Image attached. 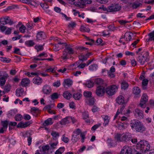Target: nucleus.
Here are the masks:
<instances>
[{
	"instance_id": "1",
	"label": "nucleus",
	"mask_w": 154,
	"mask_h": 154,
	"mask_svg": "<svg viewBox=\"0 0 154 154\" xmlns=\"http://www.w3.org/2000/svg\"><path fill=\"white\" fill-rule=\"evenodd\" d=\"M130 125L132 128L136 130V131L142 132L146 130V128L143 124L138 120L131 121Z\"/></svg>"
},
{
	"instance_id": "2",
	"label": "nucleus",
	"mask_w": 154,
	"mask_h": 154,
	"mask_svg": "<svg viewBox=\"0 0 154 154\" xmlns=\"http://www.w3.org/2000/svg\"><path fill=\"white\" fill-rule=\"evenodd\" d=\"M150 147L149 142L145 140H141L137 143V148L140 149L143 153L148 152Z\"/></svg>"
},
{
	"instance_id": "3",
	"label": "nucleus",
	"mask_w": 154,
	"mask_h": 154,
	"mask_svg": "<svg viewBox=\"0 0 154 154\" xmlns=\"http://www.w3.org/2000/svg\"><path fill=\"white\" fill-rule=\"evenodd\" d=\"M109 12H115L120 11L122 9L120 5L118 3H113L109 5Z\"/></svg>"
},
{
	"instance_id": "4",
	"label": "nucleus",
	"mask_w": 154,
	"mask_h": 154,
	"mask_svg": "<svg viewBox=\"0 0 154 154\" xmlns=\"http://www.w3.org/2000/svg\"><path fill=\"white\" fill-rule=\"evenodd\" d=\"M117 90V88L116 86L113 85L107 87L106 89V92L108 95L112 96L115 94Z\"/></svg>"
},
{
	"instance_id": "5",
	"label": "nucleus",
	"mask_w": 154,
	"mask_h": 154,
	"mask_svg": "<svg viewBox=\"0 0 154 154\" xmlns=\"http://www.w3.org/2000/svg\"><path fill=\"white\" fill-rule=\"evenodd\" d=\"M137 60L140 63L141 65H143L145 62H147L149 61V59L146 56L145 57L144 55L142 56L141 53L138 54V56L137 58Z\"/></svg>"
},
{
	"instance_id": "6",
	"label": "nucleus",
	"mask_w": 154,
	"mask_h": 154,
	"mask_svg": "<svg viewBox=\"0 0 154 154\" xmlns=\"http://www.w3.org/2000/svg\"><path fill=\"white\" fill-rule=\"evenodd\" d=\"M7 74L4 71H0V85L3 86L6 81Z\"/></svg>"
},
{
	"instance_id": "7",
	"label": "nucleus",
	"mask_w": 154,
	"mask_h": 154,
	"mask_svg": "<svg viewBox=\"0 0 154 154\" xmlns=\"http://www.w3.org/2000/svg\"><path fill=\"white\" fill-rule=\"evenodd\" d=\"M148 97L146 94H144L142 96L139 106L142 108H145L146 106V103L148 100Z\"/></svg>"
},
{
	"instance_id": "8",
	"label": "nucleus",
	"mask_w": 154,
	"mask_h": 154,
	"mask_svg": "<svg viewBox=\"0 0 154 154\" xmlns=\"http://www.w3.org/2000/svg\"><path fill=\"white\" fill-rule=\"evenodd\" d=\"M133 113L134 116L138 119H142L143 117V112L139 109H136L133 111Z\"/></svg>"
},
{
	"instance_id": "9",
	"label": "nucleus",
	"mask_w": 154,
	"mask_h": 154,
	"mask_svg": "<svg viewBox=\"0 0 154 154\" xmlns=\"http://www.w3.org/2000/svg\"><path fill=\"white\" fill-rule=\"evenodd\" d=\"M105 87L103 86L97 87L96 90V93L97 96L101 97L103 95L105 92Z\"/></svg>"
},
{
	"instance_id": "10",
	"label": "nucleus",
	"mask_w": 154,
	"mask_h": 154,
	"mask_svg": "<svg viewBox=\"0 0 154 154\" xmlns=\"http://www.w3.org/2000/svg\"><path fill=\"white\" fill-rule=\"evenodd\" d=\"M132 149L128 146H125L121 151L120 154H132Z\"/></svg>"
},
{
	"instance_id": "11",
	"label": "nucleus",
	"mask_w": 154,
	"mask_h": 154,
	"mask_svg": "<svg viewBox=\"0 0 154 154\" xmlns=\"http://www.w3.org/2000/svg\"><path fill=\"white\" fill-rule=\"evenodd\" d=\"M94 83L98 85V86H103V87H106V83L102 79L99 78L96 79Z\"/></svg>"
},
{
	"instance_id": "12",
	"label": "nucleus",
	"mask_w": 154,
	"mask_h": 154,
	"mask_svg": "<svg viewBox=\"0 0 154 154\" xmlns=\"http://www.w3.org/2000/svg\"><path fill=\"white\" fill-rule=\"evenodd\" d=\"M116 101L118 104L121 105L125 104V98L122 95H120L117 98Z\"/></svg>"
},
{
	"instance_id": "13",
	"label": "nucleus",
	"mask_w": 154,
	"mask_h": 154,
	"mask_svg": "<svg viewBox=\"0 0 154 154\" xmlns=\"http://www.w3.org/2000/svg\"><path fill=\"white\" fill-rule=\"evenodd\" d=\"M30 121H27L25 122H20L17 126L18 128H24L27 127L31 124Z\"/></svg>"
},
{
	"instance_id": "14",
	"label": "nucleus",
	"mask_w": 154,
	"mask_h": 154,
	"mask_svg": "<svg viewBox=\"0 0 154 154\" xmlns=\"http://www.w3.org/2000/svg\"><path fill=\"white\" fill-rule=\"evenodd\" d=\"M51 89L48 85H44L43 87L42 92L44 94H49L51 91Z\"/></svg>"
},
{
	"instance_id": "15",
	"label": "nucleus",
	"mask_w": 154,
	"mask_h": 154,
	"mask_svg": "<svg viewBox=\"0 0 154 154\" xmlns=\"http://www.w3.org/2000/svg\"><path fill=\"white\" fill-rule=\"evenodd\" d=\"M131 136L129 133H126L122 137V141L127 142L131 140Z\"/></svg>"
},
{
	"instance_id": "16",
	"label": "nucleus",
	"mask_w": 154,
	"mask_h": 154,
	"mask_svg": "<svg viewBox=\"0 0 154 154\" xmlns=\"http://www.w3.org/2000/svg\"><path fill=\"white\" fill-rule=\"evenodd\" d=\"M69 119H70V116L66 117L63 119L59 122L60 123L61 125H65L69 123Z\"/></svg>"
},
{
	"instance_id": "17",
	"label": "nucleus",
	"mask_w": 154,
	"mask_h": 154,
	"mask_svg": "<svg viewBox=\"0 0 154 154\" xmlns=\"http://www.w3.org/2000/svg\"><path fill=\"white\" fill-rule=\"evenodd\" d=\"M9 17H6L4 18H1L0 19V23L3 25L10 23Z\"/></svg>"
},
{
	"instance_id": "18",
	"label": "nucleus",
	"mask_w": 154,
	"mask_h": 154,
	"mask_svg": "<svg viewBox=\"0 0 154 154\" xmlns=\"http://www.w3.org/2000/svg\"><path fill=\"white\" fill-rule=\"evenodd\" d=\"M72 81L70 79H66L64 80L63 82V86L64 87H66V85L69 87L72 85Z\"/></svg>"
},
{
	"instance_id": "19",
	"label": "nucleus",
	"mask_w": 154,
	"mask_h": 154,
	"mask_svg": "<svg viewBox=\"0 0 154 154\" xmlns=\"http://www.w3.org/2000/svg\"><path fill=\"white\" fill-rule=\"evenodd\" d=\"M42 81L41 78L38 76L35 77L33 79V83L35 84L40 85Z\"/></svg>"
},
{
	"instance_id": "20",
	"label": "nucleus",
	"mask_w": 154,
	"mask_h": 154,
	"mask_svg": "<svg viewBox=\"0 0 154 154\" xmlns=\"http://www.w3.org/2000/svg\"><path fill=\"white\" fill-rule=\"evenodd\" d=\"M65 47V50L67 51L68 54H74V51L73 49L70 47L69 45H67V46H66Z\"/></svg>"
},
{
	"instance_id": "21",
	"label": "nucleus",
	"mask_w": 154,
	"mask_h": 154,
	"mask_svg": "<svg viewBox=\"0 0 154 154\" xmlns=\"http://www.w3.org/2000/svg\"><path fill=\"white\" fill-rule=\"evenodd\" d=\"M30 83V81L28 79H22L21 84L23 87H26Z\"/></svg>"
},
{
	"instance_id": "22",
	"label": "nucleus",
	"mask_w": 154,
	"mask_h": 154,
	"mask_svg": "<svg viewBox=\"0 0 154 154\" xmlns=\"http://www.w3.org/2000/svg\"><path fill=\"white\" fill-rule=\"evenodd\" d=\"M95 100V99L93 97H92L86 99V102L89 105H93L94 104Z\"/></svg>"
},
{
	"instance_id": "23",
	"label": "nucleus",
	"mask_w": 154,
	"mask_h": 154,
	"mask_svg": "<svg viewBox=\"0 0 154 154\" xmlns=\"http://www.w3.org/2000/svg\"><path fill=\"white\" fill-rule=\"evenodd\" d=\"M148 35L149 37V38L146 39V41L147 42L153 40L154 42V30L149 33Z\"/></svg>"
},
{
	"instance_id": "24",
	"label": "nucleus",
	"mask_w": 154,
	"mask_h": 154,
	"mask_svg": "<svg viewBox=\"0 0 154 154\" xmlns=\"http://www.w3.org/2000/svg\"><path fill=\"white\" fill-rule=\"evenodd\" d=\"M63 96L65 98L69 100L72 97V94L69 91H67L64 92Z\"/></svg>"
},
{
	"instance_id": "25",
	"label": "nucleus",
	"mask_w": 154,
	"mask_h": 154,
	"mask_svg": "<svg viewBox=\"0 0 154 154\" xmlns=\"http://www.w3.org/2000/svg\"><path fill=\"white\" fill-rule=\"evenodd\" d=\"M131 8L133 9H136L139 7L142 4L138 2H134L131 3Z\"/></svg>"
},
{
	"instance_id": "26",
	"label": "nucleus",
	"mask_w": 154,
	"mask_h": 154,
	"mask_svg": "<svg viewBox=\"0 0 154 154\" xmlns=\"http://www.w3.org/2000/svg\"><path fill=\"white\" fill-rule=\"evenodd\" d=\"M51 134L53 137V139L55 140H56L58 138L60 135L58 132L55 131H52Z\"/></svg>"
},
{
	"instance_id": "27",
	"label": "nucleus",
	"mask_w": 154,
	"mask_h": 154,
	"mask_svg": "<svg viewBox=\"0 0 154 154\" xmlns=\"http://www.w3.org/2000/svg\"><path fill=\"white\" fill-rule=\"evenodd\" d=\"M24 92L23 89L22 88H19L16 91V93L17 96L20 97L21 94L22 95Z\"/></svg>"
},
{
	"instance_id": "28",
	"label": "nucleus",
	"mask_w": 154,
	"mask_h": 154,
	"mask_svg": "<svg viewBox=\"0 0 154 154\" xmlns=\"http://www.w3.org/2000/svg\"><path fill=\"white\" fill-rule=\"evenodd\" d=\"M9 123V121L7 120L1 121L2 126L5 129H7L8 127Z\"/></svg>"
},
{
	"instance_id": "29",
	"label": "nucleus",
	"mask_w": 154,
	"mask_h": 154,
	"mask_svg": "<svg viewBox=\"0 0 154 154\" xmlns=\"http://www.w3.org/2000/svg\"><path fill=\"white\" fill-rule=\"evenodd\" d=\"M133 93L136 95L139 94L140 92V90L137 87H134L133 89Z\"/></svg>"
},
{
	"instance_id": "30",
	"label": "nucleus",
	"mask_w": 154,
	"mask_h": 154,
	"mask_svg": "<svg viewBox=\"0 0 154 154\" xmlns=\"http://www.w3.org/2000/svg\"><path fill=\"white\" fill-rule=\"evenodd\" d=\"M52 123L53 122H52L51 119V118H48L43 123V125L45 126H47L48 125H52Z\"/></svg>"
},
{
	"instance_id": "31",
	"label": "nucleus",
	"mask_w": 154,
	"mask_h": 154,
	"mask_svg": "<svg viewBox=\"0 0 154 154\" xmlns=\"http://www.w3.org/2000/svg\"><path fill=\"white\" fill-rule=\"evenodd\" d=\"M25 44L28 47H31L33 46L35 43L33 40H30L26 41L25 42Z\"/></svg>"
},
{
	"instance_id": "32",
	"label": "nucleus",
	"mask_w": 154,
	"mask_h": 154,
	"mask_svg": "<svg viewBox=\"0 0 154 154\" xmlns=\"http://www.w3.org/2000/svg\"><path fill=\"white\" fill-rule=\"evenodd\" d=\"M94 83L91 81L88 80L86 82L85 85L88 88H91L93 86Z\"/></svg>"
},
{
	"instance_id": "33",
	"label": "nucleus",
	"mask_w": 154,
	"mask_h": 154,
	"mask_svg": "<svg viewBox=\"0 0 154 154\" xmlns=\"http://www.w3.org/2000/svg\"><path fill=\"white\" fill-rule=\"evenodd\" d=\"M80 139V137L76 135H72V140L73 142L75 143Z\"/></svg>"
},
{
	"instance_id": "34",
	"label": "nucleus",
	"mask_w": 154,
	"mask_h": 154,
	"mask_svg": "<svg viewBox=\"0 0 154 154\" xmlns=\"http://www.w3.org/2000/svg\"><path fill=\"white\" fill-rule=\"evenodd\" d=\"M82 96V95L79 92L74 93L73 95V97L76 100H79Z\"/></svg>"
},
{
	"instance_id": "35",
	"label": "nucleus",
	"mask_w": 154,
	"mask_h": 154,
	"mask_svg": "<svg viewBox=\"0 0 154 154\" xmlns=\"http://www.w3.org/2000/svg\"><path fill=\"white\" fill-rule=\"evenodd\" d=\"M80 30L82 32H89L90 31V29L88 27H85L83 26H82L80 28Z\"/></svg>"
},
{
	"instance_id": "36",
	"label": "nucleus",
	"mask_w": 154,
	"mask_h": 154,
	"mask_svg": "<svg viewBox=\"0 0 154 154\" xmlns=\"http://www.w3.org/2000/svg\"><path fill=\"white\" fill-rule=\"evenodd\" d=\"M14 118L16 121H20L22 120L23 117L21 114H18L15 116Z\"/></svg>"
},
{
	"instance_id": "37",
	"label": "nucleus",
	"mask_w": 154,
	"mask_h": 154,
	"mask_svg": "<svg viewBox=\"0 0 154 154\" xmlns=\"http://www.w3.org/2000/svg\"><path fill=\"white\" fill-rule=\"evenodd\" d=\"M84 95L85 97L89 98L91 97L92 93L90 91H85L84 92Z\"/></svg>"
},
{
	"instance_id": "38",
	"label": "nucleus",
	"mask_w": 154,
	"mask_h": 154,
	"mask_svg": "<svg viewBox=\"0 0 154 154\" xmlns=\"http://www.w3.org/2000/svg\"><path fill=\"white\" fill-rule=\"evenodd\" d=\"M126 127V126L125 125V124L122 123V122H119L118 125V128L120 130L125 129Z\"/></svg>"
},
{
	"instance_id": "39",
	"label": "nucleus",
	"mask_w": 154,
	"mask_h": 154,
	"mask_svg": "<svg viewBox=\"0 0 154 154\" xmlns=\"http://www.w3.org/2000/svg\"><path fill=\"white\" fill-rule=\"evenodd\" d=\"M59 97V95L57 93H54L51 95V98L52 100L57 99Z\"/></svg>"
},
{
	"instance_id": "40",
	"label": "nucleus",
	"mask_w": 154,
	"mask_h": 154,
	"mask_svg": "<svg viewBox=\"0 0 154 154\" xmlns=\"http://www.w3.org/2000/svg\"><path fill=\"white\" fill-rule=\"evenodd\" d=\"M63 56L61 57L62 58V59L63 60H65L66 59H67L68 58L67 57V54H68V53H67V51L65 50V49H64V50L63 51Z\"/></svg>"
},
{
	"instance_id": "41",
	"label": "nucleus",
	"mask_w": 154,
	"mask_h": 154,
	"mask_svg": "<svg viewBox=\"0 0 154 154\" xmlns=\"http://www.w3.org/2000/svg\"><path fill=\"white\" fill-rule=\"evenodd\" d=\"M76 49L80 51L81 52H82L88 49V48L83 47L82 46H79L78 47H76Z\"/></svg>"
},
{
	"instance_id": "42",
	"label": "nucleus",
	"mask_w": 154,
	"mask_h": 154,
	"mask_svg": "<svg viewBox=\"0 0 154 154\" xmlns=\"http://www.w3.org/2000/svg\"><path fill=\"white\" fill-rule=\"evenodd\" d=\"M98 67L97 65L96 64H93L90 65L89 66V69L91 70H94L97 69Z\"/></svg>"
},
{
	"instance_id": "43",
	"label": "nucleus",
	"mask_w": 154,
	"mask_h": 154,
	"mask_svg": "<svg viewBox=\"0 0 154 154\" xmlns=\"http://www.w3.org/2000/svg\"><path fill=\"white\" fill-rule=\"evenodd\" d=\"M35 48L37 49V51L38 52L40 51H42L43 50L44 48L43 47V45H36L35 46Z\"/></svg>"
},
{
	"instance_id": "44",
	"label": "nucleus",
	"mask_w": 154,
	"mask_h": 154,
	"mask_svg": "<svg viewBox=\"0 0 154 154\" xmlns=\"http://www.w3.org/2000/svg\"><path fill=\"white\" fill-rule=\"evenodd\" d=\"M128 87V84L125 82H123L121 84V88L125 89Z\"/></svg>"
},
{
	"instance_id": "45",
	"label": "nucleus",
	"mask_w": 154,
	"mask_h": 154,
	"mask_svg": "<svg viewBox=\"0 0 154 154\" xmlns=\"http://www.w3.org/2000/svg\"><path fill=\"white\" fill-rule=\"evenodd\" d=\"M42 32H38L37 34L36 37L37 40H41L42 39V38L43 36V34H42Z\"/></svg>"
},
{
	"instance_id": "46",
	"label": "nucleus",
	"mask_w": 154,
	"mask_h": 154,
	"mask_svg": "<svg viewBox=\"0 0 154 154\" xmlns=\"http://www.w3.org/2000/svg\"><path fill=\"white\" fill-rule=\"evenodd\" d=\"M79 60L83 62L87 60V57L85 55L80 56L79 57Z\"/></svg>"
},
{
	"instance_id": "47",
	"label": "nucleus",
	"mask_w": 154,
	"mask_h": 154,
	"mask_svg": "<svg viewBox=\"0 0 154 154\" xmlns=\"http://www.w3.org/2000/svg\"><path fill=\"white\" fill-rule=\"evenodd\" d=\"M58 143V141H57L55 143H50L49 144L50 145L51 148L55 149L56 148V146L57 145Z\"/></svg>"
},
{
	"instance_id": "48",
	"label": "nucleus",
	"mask_w": 154,
	"mask_h": 154,
	"mask_svg": "<svg viewBox=\"0 0 154 154\" xmlns=\"http://www.w3.org/2000/svg\"><path fill=\"white\" fill-rule=\"evenodd\" d=\"M0 60L4 63H9L10 62V60H8L7 58L1 57H0Z\"/></svg>"
},
{
	"instance_id": "49",
	"label": "nucleus",
	"mask_w": 154,
	"mask_h": 154,
	"mask_svg": "<svg viewBox=\"0 0 154 154\" xmlns=\"http://www.w3.org/2000/svg\"><path fill=\"white\" fill-rule=\"evenodd\" d=\"M65 134L63 135L62 138V140L65 143H67L69 141V139L68 137H65Z\"/></svg>"
},
{
	"instance_id": "50",
	"label": "nucleus",
	"mask_w": 154,
	"mask_h": 154,
	"mask_svg": "<svg viewBox=\"0 0 154 154\" xmlns=\"http://www.w3.org/2000/svg\"><path fill=\"white\" fill-rule=\"evenodd\" d=\"M121 135L120 134H117L115 136V137L116 140L118 141H122V138H121Z\"/></svg>"
},
{
	"instance_id": "51",
	"label": "nucleus",
	"mask_w": 154,
	"mask_h": 154,
	"mask_svg": "<svg viewBox=\"0 0 154 154\" xmlns=\"http://www.w3.org/2000/svg\"><path fill=\"white\" fill-rule=\"evenodd\" d=\"M20 80V79L18 78L17 76H15L14 78H12L10 81L11 82H12L13 83L15 82H18Z\"/></svg>"
},
{
	"instance_id": "52",
	"label": "nucleus",
	"mask_w": 154,
	"mask_h": 154,
	"mask_svg": "<svg viewBox=\"0 0 154 154\" xmlns=\"http://www.w3.org/2000/svg\"><path fill=\"white\" fill-rule=\"evenodd\" d=\"M14 53L21 55V52L20 51V49L19 48L15 47L14 48Z\"/></svg>"
},
{
	"instance_id": "53",
	"label": "nucleus",
	"mask_w": 154,
	"mask_h": 154,
	"mask_svg": "<svg viewBox=\"0 0 154 154\" xmlns=\"http://www.w3.org/2000/svg\"><path fill=\"white\" fill-rule=\"evenodd\" d=\"M109 8V5L107 8L104 7L103 5L99 7V9H102L104 11H107V12H109L108 10Z\"/></svg>"
},
{
	"instance_id": "54",
	"label": "nucleus",
	"mask_w": 154,
	"mask_h": 154,
	"mask_svg": "<svg viewBox=\"0 0 154 154\" xmlns=\"http://www.w3.org/2000/svg\"><path fill=\"white\" fill-rule=\"evenodd\" d=\"M42 149L44 152L48 151L49 149V146L48 145L44 146L42 147Z\"/></svg>"
},
{
	"instance_id": "55",
	"label": "nucleus",
	"mask_w": 154,
	"mask_h": 154,
	"mask_svg": "<svg viewBox=\"0 0 154 154\" xmlns=\"http://www.w3.org/2000/svg\"><path fill=\"white\" fill-rule=\"evenodd\" d=\"M41 6L44 9H47L49 8L48 5L46 3H41L40 4Z\"/></svg>"
},
{
	"instance_id": "56",
	"label": "nucleus",
	"mask_w": 154,
	"mask_h": 154,
	"mask_svg": "<svg viewBox=\"0 0 154 154\" xmlns=\"http://www.w3.org/2000/svg\"><path fill=\"white\" fill-rule=\"evenodd\" d=\"M26 29V27L23 25L19 28V30L20 32H21L23 33L25 32V30Z\"/></svg>"
},
{
	"instance_id": "57",
	"label": "nucleus",
	"mask_w": 154,
	"mask_h": 154,
	"mask_svg": "<svg viewBox=\"0 0 154 154\" xmlns=\"http://www.w3.org/2000/svg\"><path fill=\"white\" fill-rule=\"evenodd\" d=\"M100 125H101L100 124H96V125H94V126H93L92 127V128H91V130L92 131L95 130L98 128L99 127Z\"/></svg>"
},
{
	"instance_id": "58",
	"label": "nucleus",
	"mask_w": 154,
	"mask_h": 154,
	"mask_svg": "<svg viewBox=\"0 0 154 154\" xmlns=\"http://www.w3.org/2000/svg\"><path fill=\"white\" fill-rule=\"evenodd\" d=\"M22 35H18L12 38V40L14 41L17 40L19 39L20 38Z\"/></svg>"
},
{
	"instance_id": "59",
	"label": "nucleus",
	"mask_w": 154,
	"mask_h": 154,
	"mask_svg": "<svg viewBox=\"0 0 154 154\" xmlns=\"http://www.w3.org/2000/svg\"><path fill=\"white\" fill-rule=\"evenodd\" d=\"M23 119L26 120H29L31 119V117L28 114H25L23 116Z\"/></svg>"
},
{
	"instance_id": "60",
	"label": "nucleus",
	"mask_w": 154,
	"mask_h": 154,
	"mask_svg": "<svg viewBox=\"0 0 154 154\" xmlns=\"http://www.w3.org/2000/svg\"><path fill=\"white\" fill-rule=\"evenodd\" d=\"M60 81H58L54 82L53 85L55 87H58L60 85Z\"/></svg>"
},
{
	"instance_id": "61",
	"label": "nucleus",
	"mask_w": 154,
	"mask_h": 154,
	"mask_svg": "<svg viewBox=\"0 0 154 154\" xmlns=\"http://www.w3.org/2000/svg\"><path fill=\"white\" fill-rule=\"evenodd\" d=\"M148 83V80L147 79H144L143 80L142 82L143 86H146L147 85Z\"/></svg>"
},
{
	"instance_id": "62",
	"label": "nucleus",
	"mask_w": 154,
	"mask_h": 154,
	"mask_svg": "<svg viewBox=\"0 0 154 154\" xmlns=\"http://www.w3.org/2000/svg\"><path fill=\"white\" fill-rule=\"evenodd\" d=\"M74 133L75 134H76V135H78L79 134H81V133H81V131L80 130V129L78 128L74 132Z\"/></svg>"
},
{
	"instance_id": "63",
	"label": "nucleus",
	"mask_w": 154,
	"mask_h": 154,
	"mask_svg": "<svg viewBox=\"0 0 154 154\" xmlns=\"http://www.w3.org/2000/svg\"><path fill=\"white\" fill-rule=\"evenodd\" d=\"M31 108V112H38L39 109L38 108L32 107Z\"/></svg>"
},
{
	"instance_id": "64",
	"label": "nucleus",
	"mask_w": 154,
	"mask_h": 154,
	"mask_svg": "<svg viewBox=\"0 0 154 154\" xmlns=\"http://www.w3.org/2000/svg\"><path fill=\"white\" fill-rule=\"evenodd\" d=\"M106 71H107V73L109 76L111 78H113L115 77V75L114 73H113L112 72H109V70H106Z\"/></svg>"
}]
</instances>
